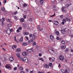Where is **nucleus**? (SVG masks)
Wrapping results in <instances>:
<instances>
[{
    "mask_svg": "<svg viewBox=\"0 0 73 73\" xmlns=\"http://www.w3.org/2000/svg\"><path fill=\"white\" fill-rule=\"evenodd\" d=\"M16 55L17 57H18V58H20V54L19 53H17L16 54Z\"/></svg>",
    "mask_w": 73,
    "mask_h": 73,
    "instance_id": "6ab92c4d",
    "label": "nucleus"
},
{
    "mask_svg": "<svg viewBox=\"0 0 73 73\" xmlns=\"http://www.w3.org/2000/svg\"><path fill=\"white\" fill-rule=\"evenodd\" d=\"M5 20V18H2L1 19V21H2V22H3V21H4Z\"/></svg>",
    "mask_w": 73,
    "mask_h": 73,
    "instance_id": "c85d7f7f",
    "label": "nucleus"
},
{
    "mask_svg": "<svg viewBox=\"0 0 73 73\" xmlns=\"http://www.w3.org/2000/svg\"><path fill=\"white\" fill-rule=\"evenodd\" d=\"M26 38H27V40H28V39H29V38H28V36H26Z\"/></svg>",
    "mask_w": 73,
    "mask_h": 73,
    "instance_id": "13d9d810",
    "label": "nucleus"
},
{
    "mask_svg": "<svg viewBox=\"0 0 73 73\" xmlns=\"http://www.w3.org/2000/svg\"><path fill=\"white\" fill-rule=\"evenodd\" d=\"M7 33L8 35H10L11 34V31L10 29H8L7 30Z\"/></svg>",
    "mask_w": 73,
    "mask_h": 73,
    "instance_id": "6e6552de",
    "label": "nucleus"
},
{
    "mask_svg": "<svg viewBox=\"0 0 73 73\" xmlns=\"http://www.w3.org/2000/svg\"><path fill=\"white\" fill-rule=\"evenodd\" d=\"M59 58L60 60H62L64 59V57L63 55H61L59 57Z\"/></svg>",
    "mask_w": 73,
    "mask_h": 73,
    "instance_id": "7ed1b4c3",
    "label": "nucleus"
},
{
    "mask_svg": "<svg viewBox=\"0 0 73 73\" xmlns=\"http://www.w3.org/2000/svg\"><path fill=\"white\" fill-rule=\"evenodd\" d=\"M58 66L59 67H61V65L59 63Z\"/></svg>",
    "mask_w": 73,
    "mask_h": 73,
    "instance_id": "e2e57ef3",
    "label": "nucleus"
},
{
    "mask_svg": "<svg viewBox=\"0 0 73 73\" xmlns=\"http://www.w3.org/2000/svg\"><path fill=\"white\" fill-rule=\"evenodd\" d=\"M52 65V63H50L49 64V65H48V66H51Z\"/></svg>",
    "mask_w": 73,
    "mask_h": 73,
    "instance_id": "a19ab883",
    "label": "nucleus"
},
{
    "mask_svg": "<svg viewBox=\"0 0 73 73\" xmlns=\"http://www.w3.org/2000/svg\"><path fill=\"white\" fill-rule=\"evenodd\" d=\"M60 73H65V71L64 69H61L59 71Z\"/></svg>",
    "mask_w": 73,
    "mask_h": 73,
    "instance_id": "f8f14e48",
    "label": "nucleus"
},
{
    "mask_svg": "<svg viewBox=\"0 0 73 73\" xmlns=\"http://www.w3.org/2000/svg\"><path fill=\"white\" fill-rule=\"evenodd\" d=\"M54 2H55V1L54 0L52 1V3H54Z\"/></svg>",
    "mask_w": 73,
    "mask_h": 73,
    "instance_id": "5fc2aeb1",
    "label": "nucleus"
},
{
    "mask_svg": "<svg viewBox=\"0 0 73 73\" xmlns=\"http://www.w3.org/2000/svg\"><path fill=\"white\" fill-rule=\"evenodd\" d=\"M19 69L20 70H23V67H22V66H21L20 67Z\"/></svg>",
    "mask_w": 73,
    "mask_h": 73,
    "instance_id": "c9c22d12",
    "label": "nucleus"
},
{
    "mask_svg": "<svg viewBox=\"0 0 73 73\" xmlns=\"http://www.w3.org/2000/svg\"><path fill=\"white\" fill-rule=\"evenodd\" d=\"M19 31H20V30L19 29H17V32H19Z\"/></svg>",
    "mask_w": 73,
    "mask_h": 73,
    "instance_id": "6e6d98bb",
    "label": "nucleus"
},
{
    "mask_svg": "<svg viewBox=\"0 0 73 73\" xmlns=\"http://www.w3.org/2000/svg\"><path fill=\"white\" fill-rule=\"evenodd\" d=\"M14 14H13V15H14H14H16V14H17V11H16L15 12H14Z\"/></svg>",
    "mask_w": 73,
    "mask_h": 73,
    "instance_id": "79ce46f5",
    "label": "nucleus"
},
{
    "mask_svg": "<svg viewBox=\"0 0 73 73\" xmlns=\"http://www.w3.org/2000/svg\"><path fill=\"white\" fill-rule=\"evenodd\" d=\"M1 9L3 12H4V11H5V8H4V7H2Z\"/></svg>",
    "mask_w": 73,
    "mask_h": 73,
    "instance_id": "473e14b6",
    "label": "nucleus"
},
{
    "mask_svg": "<svg viewBox=\"0 0 73 73\" xmlns=\"http://www.w3.org/2000/svg\"><path fill=\"white\" fill-rule=\"evenodd\" d=\"M17 67H15V68H14V70H17Z\"/></svg>",
    "mask_w": 73,
    "mask_h": 73,
    "instance_id": "37998d69",
    "label": "nucleus"
},
{
    "mask_svg": "<svg viewBox=\"0 0 73 73\" xmlns=\"http://www.w3.org/2000/svg\"><path fill=\"white\" fill-rule=\"evenodd\" d=\"M54 22V24H55V25H58V22L57 21H55Z\"/></svg>",
    "mask_w": 73,
    "mask_h": 73,
    "instance_id": "2eb2a0df",
    "label": "nucleus"
},
{
    "mask_svg": "<svg viewBox=\"0 0 73 73\" xmlns=\"http://www.w3.org/2000/svg\"><path fill=\"white\" fill-rule=\"evenodd\" d=\"M65 24V23H64V21H62V24Z\"/></svg>",
    "mask_w": 73,
    "mask_h": 73,
    "instance_id": "4d7b16f0",
    "label": "nucleus"
},
{
    "mask_svg": "<svg viewBox=\"0 0 73 73\" xmlns=\"http://www.w3.org/2000/svg\"><path fill=\"white\" fill-rule=\"evenodd\" d=\"M33 45L34 46V45H36V42H34L33 43Z\"/></svg>",
    "mask_w": 73,
    "mask_h": 73,
    "instance_id": "72a5a7b5",
    "label": "nucleus"
},
{
    "mask_svg": "<svg viewBox=\"0 0 73 73\" xmlns=\"http://www.w3.org/2000/svg\"><path fill=\"white\" fill-rule=\"evenodd\" d=\"M44 67L45 68H47V69H48V68H49V65L47 64H45L44 65Z\"/></svg>",
    "mask_w": 73,
    "mask_h": 73,
    "instance_id": "a211bd4d",
    "label": "nucleus"
},
{
    "mask_svg": "<svg viewBox=\"0 0 73 73\" xmlns=\"http://www.w3.org/2000/svg\"><path fill=\"white\" fill-rule=\"evenodd\" d=\"M32 36V34H30L29 35V37H31Z\"/></svg>",
    "mask_w": 73,
    "mask_h": 73,
    "instance_id": "3c124183",
    "label": "nucleus"
},
{
    "mask_svg": "<svg viewBox=\"0 0 73 73\" xmlns=\"http://www.w3.org/2000/svg\"><path fill=\"white\" fill-rule=\"evenodd\" d=\"M62 11H64V12L66 13L67 12L66 10L65 9V7H63L62 9Z\"/></svg>",
    "mask_w": 73,
    "mask_h": 73,
    "instance_id": "1a4fd4ad",
    "label": "nucleus"
},
{
    "mask_svg": "<svg viewBox=\"0 0 73 73\" xmlns=\"http://www.w3.org/2000/svg\"><path fill=\"white\" fill-rule=\"evenodd\" d=\"M55 16V13H54V14L52 16H50V17H53Z\"/></svg>",
    "mask_w": 73,
    "mask_h": 73,
    "instance_id": "8fccbe9b",
    "label": "nucleus"
},
{
    "mask_svg": "<svg viewBox=\"0 0 73 73\" xmlns=\"http://www.w3.org/2000/svg\"><path fill=\"white\" fill-rule=\"evenodd\" d=\"M28 54V53L26 52H22V54L23 56H27V54Z\"/></svg>",
    "mask_w": 73,
    "mask_h": 73,
    "instance_id": "0eeeda50",
    "label": "nucleus"
},
{
    "mask_svg": "<svg viewBox=\"0 0 73 73\" xmlns=\"http://www.w3.org/2000/svg\"><path fill=\"white\" fill-rule=\"evenodd\" d=\"M14 40H15V41H17V40H16V37H14Z\"/></svg>",
    "mask_w": 73,
    "mask_h": 73,
    "instance_id": "a18cd8bd",
    "label": "nucleus"
},
{
    "mask_svg": "<svg viewBox=\"0 0 73 73\" xmlns=\"http://www.w3.org/2000/svg\"><path fill=\"white\" fill-rule=\"evenodd\" d=\"M21 22H24V19L22 18L21 19Z\"/></svg>",
    "mask_w": 73,
    "mask_h": 73,
    "instance_id": "e433bc0d",
    "label": "nucleus"
},
{
    "mask_svg": "<svg viewBox=\"0 0 73 73\" xmlns=\"http://www.w3.org/2000/svg\"><path fill=\"white\" fill-rule=\"evenodd\" d=\"M69 5L68 4L67 5V7H69Z\"/></svg>",
    "mask_w": 73,
    "mask_h": 73,
    "instance_id": "774afa93",
    "label": "nucleus"
},
{
    "mask_svg": "<svg viewBox=\"0 0 73 73\" xmlns=\"http://www.w3.org/2000/svg\"><path fill=\"white\" fill-rule=\"evenodd\" d=\"M24 61L25 62H27L28 61V59L27 57H25L24 58Z\"/></svg>",
    "mask_w": 73,
    "mask_h": 73,
    "instance_id": "9d476101",
    "label": "nucleus"
},
{
    "mask_svg": "<svg viewBox=\"0 0 73 73\" xmlns=\"http://www.w3.org/2000/svg\"><path fill=\"white\" fill-rule=\"evenodd\" d=\"M39 60H41V61H42V62H44V61H45L44 60V59H43V58H39Z\"/></svg>",
    "mask_w": 73,
    "mask_h": 73,
    "instance_id": "b1692460",
    "label": "nucleus"
},
{
    "mask_svg": "<svg viewBox=\"0 0 73 73\" xmlns=\"http://www.w3.org/2000/svg\"><path fill=\"white\" fill-rule=\"evenodd\" d=\"M17 48V45H14L12 46V48L13 49H15Z\"/></svg>",
    "mask_w": 73,
    "mask_h": 73,
    "instance_id": "ddd939ff",
    "label": "nucleus"
},
{
    "mask_svg": "<svg viewBox=\"0 0 73 73\" xmlns=\"http://www.w3.org/2000/svg\"><path fill=\"white\" fill-rule=\"evenodd\" d=\"M21 50H20V49L18 48H17V50H16V52H21Z\"/></svg>",
    "mask_w": 73,
    "mask_h": 73,
    "instance_id": "c756f323",
    "label": "nucleus"
},
{
    "mask_svg": "<svg viewBox=\"0 0 73 73\" xmlns=\"http://www.w3.org/2000/svg\"><path fill=\"white\" fill-rule=\"evenodd\" d=\"M55 34L58 36L59 35L60 33H59V32L58 31H57L55 32Z\"/></svg>",
    "mask_w": 73,
    "mask_h": 73,
    "instance_id": "cd10ccee",
    "label": "nucleus"
},
{
    "mask_svg": "<svg viewBox=\"0 0 73 73\" xmlns=\"http://www.w3.org/2000/svg\"><path fill=\"white\" fill-rule=\"evenodd\" d=\"M5 67L6 69H9V70H11V69H12L11 66L9 64H6L5 66Z\"/></svg>",
    "mask_w": 73,
    "mask_h": 73,
    "instance_id": "f257e3e1",
    "label": "nucleus"
},
{
    "mask_svg": "<svg viewBox=\"0 0 73 73\" xmlns=\"http://www.w3.org/2000/svg\"><path fill=\"white\" fill-rule=\"evenodd\" d=\"M31 42H33V39H31L30 40H29V43H30Z\"/></svg>",
    "mask_w": 73,
    "mask_h": 73,
    "instance_id": "f3484780",
    "label": "nucleus"
},
{
    "mask_svg": "<svg viewBox=\"0 0 73 73\" xmlns=\"http://www.w3.org/2000/svg\"><path fill=\"white\" fill-rule=\"evenodd\" d=\"M33 51V50H32V49H31L27 50V51L28 53H31V52H32Z\"/></svg>",
    "mask_w": 73,
    "mask_h": 73,
    "instance_id": "9b49d317",
    "label": "nucleus"
},
{
    "mask_svg": "<svg viewBox=\"0 0 73 73\" xmlns=\"http://www.w3.org/2000/svg\"><path fill=\"white\" fill-rule=\"evenodd\" d=\"M56 38L57 40H60V41H61V40H62V39L60 38H59L58 36H57L56 37Z\"/></svg>",
    "mask_w": 73,
    "mask_h": 73,
    "instance_id": "393cba45",
    "label": "nucleus"
},
{
    "mask_svg": "<svg viewBox=\"0 0 73 73\" xmlns=\"http://www.w3.org/2000/svg\"><path fill=\"white\" fill-rule=\"evenodd\" d=\"M65 48H66V45H64L61 46V48L62 49H65Z\"/></svg>",
    "mask_w": 73,
    "mask_h": 73,
    "instance_id": "4468645a",
    "label": "nucleus"
},
{
    "mask_svg": "<svg viewBox=\"0 0 73 73\" xmlns=\"http://www.w3.org/2000/svg\"><path fill=\"white\" fill-rule=\"evenodd\" d=\"M24 35H29V33L25 32L24 33Z\"/></svg>",
    "mask_w": 73,
    "mask_h": 73,
    "instance_id": "f704fd0d",
    "label": "nucleus"
},
{
    "mask_svg": "<svg viewBox=\"0 0 73 73\" xmlns=\"http://www.w3.org/2000/svg\"><path fill=\"white\" fill-rule=\"evenodd\" d=\"M37 37V36H36L35 34H34L32 36V38L33 40H35V38H36Z\"/></svg>",
    "mask_w": 73,
    "mask_h": 73,
    "instance_id": "423d86ee",
    "label": "nucleus"
},
{
    "mask_svg": "<svg viewBox=\"0 0 73 73\" xmlns=\"http://www.w3.org/2000/svg\"><path fill=\"white\" fill-rule=\"evenodd\" d=\"M22 45L23 46H26L28 45V43L26 42H24L23 43Z\"/></svg>",
    "mask_w": 73,
    "mask_h": 73,
    "instance_id": "4be33fe9",
    "label": "nucleus"
},
{
    "mask_svg": "<svg viewBox=\"0 0 73 73\" xmlns=\"http://www.w3.org/2000/svg\"><path fill=\"white\" fill-rule=\"evenodd\" d=\"M19 30H21V27H20L19 28Z\"/></svg>",
    "mask_w": 73,
    "mask_h": 73,
    "instance_id": "0e129e2a",
    "label": "nucleus"
},
{
    "mask_svg": "<svg viewBox=\"0 0 73 73\" xmlns=\"http://www.w3.org/2000/svg\"><path fill=\"white\" fill-rule=\"evenodd\" d=\"M71 52H73V50L72 49H71Z\"/></svg>",
    "mask_w": 73,
    "mask_h": 73,
    "instance_id": "69168bd1",
    "label": "nucleus"
},
{
    "mask_svg": "<svg viewBox=\"0 0 73 73\" xmlns=\"http://www.w3.org/2000/svg\"><path fill=\"white\" fill-rule=\"evenodd\" d=\"M70 69H67L66 70L65 72L66 73H70Z\"/></svg>",
    "mask_w": 73,
    "mask_h": 73,
    "instance_id": "dca6fc26",
    "label": "nucleus"
},
{
    "mask_svg": "<svg viewBox=\"0 0 73 73\" xmlns=\"http://www.w3.org/2000/svg\"><path fill=\"white\" fill-rule=\"evenodd\" d=\"M23 6L24 7H27V4H23Z\"/></svg>",
    "mask_w": 73,
    "mask_h": 73,
    "instance_id": "ea45409f",
    "label": "nucleus"
},
{
    "mask_svg": "<svg viewBox=\"0 0 73 73\" xmlns=\"http://www.w3.org/2000/svg\"><path fill=\"white\" fill-rule=\"evenodd\" d=\"M49 60H50L51 62H54V61H55V58L53 57H52V58H49Z\"/></svg>",
    "mask_w": 73,
    "mask_h": 73,
    "instance_id": "f03ea898",
    "label": "nucleus"
},
{
    "mask_svg": "<svg viewBox=\"0 0 73 73\" xmlns=\"http://www.w3.org/2000/svg\"><path fill=\"white\" fill-rule=\"evenodd\" d=\"M69 51V49L67 48L66 49V50L65 51V52L66 53H68Z\"/></svg>",
    "mask_w": 73,
    "mask_h": 73,
    "instance_id": "2f4dec72",
    "label": "nucleus"
},
{
    "mask_svg": "<svg viewBox=\"0 0 73 73\" xmlns=\"http://www.w3.org/2000/svg\"><path fill=\"white\" fill-rule=\"evenodd\" d=\"M19 59H20V60L21 61H24V58H23L22 57H20V58H19Z\"/></svg>",
    "mask_w": 73,
    "mask_h": 73,
    "instance_id": "bb28decb",
    "label": "nucleus"
},
{
    "mask_svg": "<svg viewBox=\"0 0 73 73\" xmlns=\"http://www.w3.org/2000/svg\"><path fill=\"white\" fill-rule=\"evenodd\" d=\"M53 7L54 8H56V6L55 5H54L53 6Z\"/></svg>",
    "mask_w": 73,
    "mask_h": 73,
    "instance_id": "338daca9",
    "label": "nucleus"
},
{
    "mask_svg": "<svg viewBox=\"0 0 73 73\" xmlns=\"http://www.w3.org/2000/svg\"><path fill=\"white\" fill-rule=\"evenodd\" d=\"M14 18L15 19H17V17L16 16H14Z\"/></svg>",
    "mask_w": 73,
    "mask_h": 73,
    "instance_id": "864d4df0",
    "label": "nucleus"
},
{
    "mask_svg": "<svg viewBox=\"0 0 73 73\" xmlns=\"http://www.w3.org/2000/svg\"><path fill=\"white\" fill-rule=\"evenodd\" d=\"M23 38H21L20 39H19V41L20 42H23Z\"/></svg>",
    "mask_w": 73,
    "mask_h": 73,
    "instance_id": "7c9ffc66",
    "label": "nucleus"
},
{
    "mask_svg": "<svg viewBox=\"0 0 73 73\" xmlns=\"http://www.w3.org/2000/svg\"><path fill=\"white\" fill-rule=\"evenodd\" d=\"M60 18H61V19H62V18H63V16H62V15L60 16Z\"/></svg>",
    "mask_w": 73,
    "mask_h": 73,
    "instance_id": "49530a36",
    "label": "nucleus"
},
{
    "mask_svg": "<svg viewBox=\"0 0 73 73\" xmlns=\"http://www.w3.org/2000/svg\"><path fill=\"white\" fill-rule=\"evenodd\" d=\"M23 27H24V28H25V27H27V25H24L23 26Z\"/></svg>",
    "mask_w": 73,
    "mask_h": 73,
    "instance_id": "de8ad7c7",
    "label": "nucleus"
},
{
    "mask_svg": "<svg viewBox=\"0 0 73 73\" xmlns=\"http://www.w3.org/2000/svg\"><path fill=\"white\" fill-rule=\"evenodd\" d=\"M43 3H44V1H43L42 0H40V4L41 5L43 4Z\"/></svg>",
    "mask_w": 73,
    "mask_h": 73,
    "instance_id": "5701e85b",
    "label": "nucleus"
},
{
    "mask_svg": "<svg viewBox=\"0 0 73 73\" xmlns=\"http://www.w3.org/2000/svg\"><path fill=\"white\" fill-rule=\"evenodd\" d=\"M10 32H13V29H10Z\"/></svg>",
    "mask_w": 73,
    "mask_h": 73,
    "instance_id": "603ef678",
    "label": "nucleus"
},
{
    "mask_svg": "<svg viewBox=\"0 0 73 73\" xmlns=\"http://www.w3.org/2000/svg\"><path fill=\"white\" fill-rule=\"evenodd\" d=\"M48 50L50 52H54V50L52 49V48L51 47H49Z\"/></svg>",
    "mask_w": 73,
    "mask_h": 73,
    "instance_id": "20e7f679",
    "label": "nucleus"
},
{
    "mask_svg": "<svg viewBox=\"0 0 73 73\" xmlns=\"http://www.w3.org/2000/svg\"><path fill=\"white\" fill-rule=\"evenodd\" d=\"M38 73H44V72H40V71H38Z\"/></svg>",
    "mask_w": 73,
    "mask_h": 73,
    "instance_id": "052dcab7",
    "label": "nucleus"
},
{
    "mask_svg": "<svg viewBox=\"0 0 73 73\" xmlns=\"http://www.w3.org/2000/svg\"><path fill=\"white\" fill-rule=\"evenodd\" d=\"M42 55V54H41V53L39 54V56H41Z\"/></svg>",
    "mask_w": 73,
    "mask_h": 73,
    "instance_id": "bf43d9fd",
    "label": "nucleus"
},
{
    "mask_svg": "<svg viewBox=\"0 0 73 73\" xmlns=\"http://www.w3.org/2000/svg\"><path fill=\"white\" fill-rule=\"evenodd\" d=\"M14 60L13 59V58L12 57H11L9 58V60L10 61H13Z\"/></svg>",
    "mask_w": 73,
    "mask_h": 73,
    "instance_id": "aec40b11",
    "label": "nucleus"
},
{
    "mask_svg": "<svg viewBox=\"0 0 73 73\" xmlns=\"http://www.w3.org/2000/svg\"><path fill=\"white\" fill-rule=\"evenodd\" d=\"M66 28H65L64 29H62L60 30V31L62 34H65V33L66 31H65V29Z\"/></svg>",
    "mask_w": 73,
    "mask_h": 73,
    "instance_id": "39448f33",
    "label": "nucleus"
},
{
    "mask_svg": "<svg viewBox=\"0 0 73 73\" xmlns=\"http://www.w3.org/2000/svg\"><path fill=\"white\" fill-rule=\"evenodd\" d=\"M7 22H9L10 23V22H11V19H7Z\"/></svg>",
    "mask_w": 73,
    "mask_h": 73,
    "instance_id": "58836bf2",
    "label": "nucleus"
},
{
    "mask_svg": "<svg viewBox=\"0 0 73 73\" xmlns=\"http://www.w3.org/2000/svg\"><path fill=\"white\" fill-rule=\"evenodd\" d=\"M66 21H71V20L70 19H69L68 18H66Z\"/></svg>",
    "mask_w": 73,
    "mask_h": 73,
    "instance_id": "a878e982",
    "label": "nucleus"
},
{
    "mask_svg": "<svg viewBox=\"0 0 73 73\" xmlns=\"http://www.w3.org/2000/svg\"><path fill=\"white\" fill-rule=\"evenodd\" d=\"M3 3L4 4H5V3H7V1L6 0H5L4 1H3Z\"/></svg>",
    "mask_w": 73,
    "mask_h": 73,
    "instance_id": "c03bdc74",
    "label": "nucleus"
},
{
    "mask_svg": "<svg viewBox=\"0 0 73 73\" xmlns=\"http://www.w3.org/2000/svg\"><path fill=\"white\" fill-rule=\"evenodd\" d=\"M63 21L64 22V21L65 22H66V20L65 19H63Z\"/></svg>",
    "mask_w": 73,
    "mask_h": 73,
    "instance_id": "680f3d73",
    "label": "nucleus"
},
{
    "mask_svg": "<svg viewBox=\"0 0 73 73\" xmlns=\"http://www.w3.org/2000/svg\"><path fill=\"white\" fill-rule=\"evenodd\" d=\"M26 16H26L25 15H24L23 16V17H24V19H26Z\"/></svg>",
    "mask_w": 73,
    "mask_h": 73,
    "instance_id": "09e8293b",
    "label": "nucleus"
},
{
    "mask_svg": "<svg viewBox=\"0 0 73 73\" xmlns=\"http://www.w3.org/2000/svg\"><path fill=\"white\" fill-rule=\"evenodd\" d=\"M61 42L62 44H65V41L64 40H62L61 41Z\"/></svg>",
    "mask_w": 73,
    "mask_h": 73,
    "instance_id": "4c0bfd02",
    "label": "nucleus"
},
{
    "mask_svg": "<svg viewBox=\"0 0 73 73\" xmlns=\"http://www.w3.org/2000/svg\"><path fill=\"white\" fill-rule=\"evenodd\" d=\"M50 38L51 40H53L54 38V36L52 35H51L50 36Z\"/></svg>",
    "mask_w": 73,
    "mask_h": 73,
    "instance_id": "412c9836",
    "label": "nucleus"
}]
</instances>
